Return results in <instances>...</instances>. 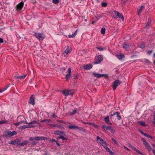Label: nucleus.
Wrapping results in <instances>:
<instances>
[{
  "mask_svg": "<svg viewBox=\"0 0 155 155\" xmlns=\"http://www.w3.org/2000/svg\"><path fill=\"white\" fill-rule=\"evenodd\" d=\"M68 127L69 128V129H76V128H78V129H79V127L78 126H74V125H70L69 126H68Z\"/></svg>",
  "mask_w": 155,
  "mask_h": 155,
  "instance_id": "a878e982",
  "label": "nucleus"
},
{
  "mask_svg": "<svg viewBox=\"0 0 155 155\" xmlns=\"http://www.w3.org/2000/svg\"><path fill=\"white\" fill-rule=\"evenodd\" d=\"M52 2L55 4H57L59 2V0H53Z\"/></svg>",
  "mask_w": 155,
  "mask_h": 155,
  "instance_id": "79ce46f5",
  "label": "nucleus"
},
{
  "mask_svg": "<svg viewBox=\"0 0 155 155\" xmlns=\"http://www.w3.org/2000/svg\"><path fill=\"white\" fill-rule=\"evenodd\" d=\"M110 117L113 121H115L117 120H120L121 119L120 113L118 112H115L113 114L111 115Z\"/></svg>",
  "mask_w": 155,
  "mask_h": 155,
  "instance_id": "f257e3e1",
  "label": "nucleus"
},
{
  "mask_svg": "<svg viewBox=\"0 0 155 155\" xmlns=\"http://www.w3.org/2000/svg\"><path fill=\"white\" fill-rule=\"evenodd\" d=\"M152 52V50L151 51H148L147 52V53L149 54H150Z\"/></svg>",
  "mask_w": 155,
  "mask_h": 155,
  "instance_id": "603ef678",
  "label": "nucleus"
},
{
  "mask_svg": "<svg viewBox=\"0 0 155 155\" xmlns=\"http://www.w3.org/2000/svg\"><path fill=\"white\" fill-rule=\"evenodd\" d=\"M105 145H104V147L105 148V149L110 154L112 155L113 154V152L110 150V149L109 148L107 147H106L105 146Z\"/></svg>",
  "mask_w": 155,
  "mask_h": 155,
  "instance_id": "393cba45",
  "label": "nucleus"
},
{
  "mask_svg": "<svg viewBox=\"0 0 155 155\" xmlns=\"http://www.w3.org/2000/svg\"><path fill=\"white\" fill-rule=\"evenodd\" d=\"M3 39L0 38V43H3Z\"/></svg>",
  "mask_w": 155,
  "mask_h": 155,
  "instance_id": "4d7b16f0",
  "label": "nucleus"
},
{
  "mask_svg": "<svg viewBox=\"0 0 155 155\" xmlns=\"http://www.w3.org/2000/svg\"><path fill=\"white\" fill-rule=\"evenodd\" d=\"M87 124H88V125H92L93 126L96 128H97L98 127V126L94 123L89 122V123H87Z\"/></svg>",
  "mask_w": 155,
  "mask_h": 155,
  "instance_id": "72a5a7b5",
  "label": "nucleus"
},
{
  "mask_svg": "<svg viewBox=\"0 0 155 155\" xmlns=\"http://www.w3.org/2000/svg\"><path fill=\"white\" fill-rule=\"evenodd\" d=\"M52 116L53 118H55L56 117V116L55 114H53Z\"/></svg>",
  "mask_w": 155,
  "mask_h": 155,
  "instance_id": "680f3d73",
  "label": "nucleus"
},
{
  "mask_svg": "<svg viewBox=\"0 0 155 155\" xmlns=\"http://www.w3.org/2000/svg\"><path fill=\"white\" fill-rule=\"evenodd\" d=\"M110 132L112 133H114L115 132V130L114 129H113L111 126H110V128L109 130Z\"/></svg>",
  "mask_w": 155,
  "mask_h": 155,
  "instance_id": "de8ad7c7",
  "label": "nucleus"
},
{
  "mask_svg": "<svg viewBox=\"0 0 155 155\" xmlns=\"http://www.w3.org/2000/svg\"><path fill=\"white\" fill-rule=\"evenodd\" d=\"M35 97L34 94L32 95L30 97L29 100V103L34 105L35 104Z\"/></svg>",
  "mask_w": 155,
  "mask_h": 155,
  "instance_id": "9b49d317",
  "label": "nucleus"
},
{
  "mask_svg": "<svg viewBox=\"0 0 155 155\" xmlns=\"http://www.w3.org/2000/svg\"><path fill=\"white\" fill-rule=\"evenodd\" d=\"M143 61L148 64H150L151 63V62L149 60L146 59H144L143 60Z\"/></svg>",
  "mask_w": 155,
  "mask_h": 155,
  "instance_id": "7c9ffc66",
  "label": "nucleus"
},
{
  "mask_svg": "<svg viewBox=\"0 0 155 155\" xmlns=\"http://www.w3.org/2000/svg\"><path fill=\"white\" fill-rule=\"evenodd\" d=\"M17 134V132L15 131L12 132L10 131H8L6 132L4 135L5 137H11Z\"/></svg>",
  "mask_w": 155,
  "mask_h": 155,
  "instance_id": "39448f33",
  "label": "nucleus"
},
{
  "mask_svg": "<svg viewBox=\"0 0 155 155\" xmlns=\"http://www.w3.org/2000/svg\"><path fill=\"white\" fill-rule=\"evenodd\" d=\"M141 140L143 142V143L144 145L146 148L150 152L152 150L150 144L146 141L145 139L144 138H142Z\"/></svg>",
  "mask_w": 155,
  "mask_h": 155,
  "instance_id": "20e7f679",
  "label": "nucleus"
},
{
  "mask_svg": "<svg viewBox=\"0 0 155 155\" xmlns=\"http://www.w3.org/2000/svg\"><path fill=\"white\" fill-rule=\"evenodd\" d=\"M24 5V3L21 2H20L16 6L17 9L16 10L18 11L19 10H21L22 8Z\"/></svg>",
  "mask_w": 155,
  "mask_h": 155,
  "instance_id": "f8f14e48",
  "label": "nucleus"
},
{
  "mask_svg": "<svg viewBox=\"0 0 155 155\" xmlns=\"http://www.w3.org/2000/svg\"><path fill=\"white\" fill-rule=\"evenodd\" d=\"M45 137H35V140L39 141L40 140H45Z\"/></svg>",
  "mask_w": 155,
  "mask_h": 155,
  "instance_id": "412c9836",
  "label": "nucleus"
},
{
  "mask_svg": "<svg viewBox=\"0 0 155 155\" xmlns=\"http://www.w3.org/2000/svg\"><path fill=\"white\" fill-rule=\"evenodd\" d=\"M111 140H112V141H113L114 143H115L116 144H117V143L116 141L113 138H112Z\"/></svg>",
  "mask_w": 155,
  "mask_h": 155,
  "instance_id": "3c124183",
  "label": "nucleus"
},
{
  "mask_svg": "<svg viewBox=\"0 0 155 155\" xmlns=\"http://www.w3.org/2000/svg\"><path fill=\"white\" fill-rule=\"evenodd\" d=\"M52 142H56V141L57 140H55L54 139H52V141H51Z\"/></svg>",
  "mask_w": 155,
  "mask_h": 155,
  "instance_id": "0e129e2a",
  "label": "nucleus"
},
{
  "mask_svg": "<svg viewBox=\"0 0 155 155\" xmlns=\"http://www.w3.org/2000/svg\"><path fill=\"white\" fill-rule=\"evenodd\" d=\"M151 23V20H149L146 25V27L147 28H148V27L150 25Z\"/></svg>",
  "mask_w": 155,
  "mask_h": 155,
  "instance_id": "473e14b6",
  "label": "nucleus"
},
{
  "mask_svg": "<svg viewBox=\"0 0 155 155\" xmlns=\"http://www.w3.org/2000/svg\"><path fill=\"white\" fill-rule=\"evenodd\" d=\"M101 127L105 130H109L110 128V126H107L105 125H102Z\"/></svg>",
  "mask_w": 155,
  "mask_h": 155,
  "instance_id": "5701e85b",
  "label": "nucleus"
},
{
  "mask_svg": "<svg viewBox=\"0 0 155 155\" xmlns=\"http://www.w3.org/2000/svg\"><path fill=\"white\" fill-rule=\"evenodd\" d=\"M152 145L154 147H155V144H152Z\"/></svg>",
  "mask_w": 155,
  "mask_h": 155,
  "instance_id": "774afa93",
  "label": "nucleus"
},
{
  "mask_svg": "<svg viewBox=\"0 0 155 155\" xmlns=\"http://www.w3.org/2000/svg\"><path fill=\"white\" fill-rule=\"evenodd\" d=\"M121 82L120 81L118 80H116L113 84V89L115 90L117 86L120 84Z\"/></svg>",
  "mask_w": 155,
  "mask_h": 155,
  "instance_id": "9d476101",
  "label": "nucleus"
},
{
  "mask_svg": "<svg viewBox=\"0 0 155 155\" xmlns=\"http://www.w3.org/2000/svg\"><path fill=\"white\" fill-rule=\"evenodd\" d=\"M54 134L58 135H60L61 134L63 135L64 134V132L62 131L59 130H56L54 132Z\"/></svg>",
  "mask_w": 155,
  "mask_h": 155,
  "instance_id": "4be33fe9",
  "label": "nucleus"
},
{
  "mask_svg": "<svg viewBox=\"0 0 155 155\" xmlns=\"http://www.w3.org/2000/svg\"><path fill=\"white\" fill-rule=\"evenodd\" d=\"M27 74H25L24 76H20V79H23L26 76Z\"/></svg>",
  "mask_w": 155,
  "mask_h": 155,
  "instance_id": "49530a36",
  "label": "nucleus"
},
{
  "mask_svg": "<svg viewBox=\"0 0 155 155\" xmlns=\"http://www.w3.org/2000/svg\"><path fill=\"white\" fill-rule=\"evenodd\" d=\"M140 132L141 134H142L143 135H144V134H145V133H144L142 131H140Z\"/></svg>",
  "mask_w": 155,
  "mask_h": 155,
  "instance_id": "e2e57ef3",
  "label": "nucleus"
},
{
  "mask_svg": "<svg viewBox=\"0 0 155 155\" xmlns=\"http://www.w3.org/2000/svg\"><path fill=\"white\" fill-rule=\"evenodd\" d=\"M28 142H29L28 141L26 140L23 142L22 143H19L18 145L19 146L23 147L25 145H26L28 143Z\"/></svg>",
  "mask_w": 155,
  "mask_h": 155,
  "instance_id": "b1692460",
  "label": "nucleus"
},
{
  "mask_svg": "<svg viewBox=\"0 0 155 155\" xmlns=\"http://www.w3.org/2000/svg\"><path fill=\"white\" fill-rule=\"evenodd\" d=\"M31 144L32 145H36V143L35 141H32L31 142Z\"/></svg>",
  "mask_w": 155,
  "mask_h": 155,
  "instance_id": "864d4df0",
  "label": "nucleus"
},
{
  "mask_svg": "<svg viewBox=\"0 0 155 155\" xmlns=\"http://www.w3.org/2000/svg\"><path fill=\"white\" fill-rule=\"evenodd\" d=\"M97 141H98V140H99L100 141L99 142L100 144L102 145L103 146H104V145H107L106 142L104 141L102 138L98 136H97Z\"/></svg>",
  "mask_w": 155,
  "mask_h": 155,
  "instance_id": "1a4fd4ad",
  "label": "nucleus"
},
{
  "mask_svg": "<svg viewBox=\"0 0 155 155\" xmlns=\"http://www.w3.org/2000/svg\"><path fill=\"white\" fill-rule=\"evenodd\" d=\"M59 122H60L61 123L65 124V123L64 122V121H63V120H59Z\"/></svg>",
  "mask_w": 155,
  "mask_h": 155,
  "instance_id": "13d9d810",
  "label": "nucleus"
},
{
  "mask_svg": "<svg viewBox=\"0 0 155 155\" xmlns=\"http://www.w3.org/2000/svg\"><path fill=\"white\" fill-rule=\"evenodd\" d=\"M82 123H84L85 124H88L87 123H89V122H84L83 121Z\"/></svg>",
  "mask_w": 155,
  "mask_h": 155,
  "instance_id": "338daca9",
  "label": "nucleus"
},
{
  "mask_svg": "<svg viewBox=\"0 0 155 155\" xmlns=\"http://www.w3.org/2000/svg\"><path fill=\"white\" fill-rule=\"evenodd\" d=\"M129 146L134 149V150L136 151L138 153L140 154H141V155H143V154L138 149L135 148L132 145L130 144L129 145Z\"/></svg>",
  "mask_w": 155,
  "mask_h": 155,
  "instance_id": "2eb2a0df",
  "label": "nucleus"
},
{
  "mask_svg": "<svg viewBox=\"0 0 155 155\" xmlns=\"http://www.w3.org/2000/svg\"><path fill=\"white\" fill-rule=\"evenodd\" d=\"M35 123L38 124V122L37 121H36L35 120H34L31 121V122L29 123H28L27 124H28L29 125H31L32 124H34Z\"/></svg>",
  "mask_w": 155,
  "mask_h": 155,
  "instance_id": "c9c22d12",
  "label": "nucleus"
},
{
  "mask_svg": "<svg viewBox=\"0 0 155 155\" xmlns=\"http://www.w3.org/2000/svg\"><path fill=\"white\" fill-rule=\"evenodd\" d=\"M153 153L154 154V155H155V150L152 149Z\"/></svg>",
  "mask_w": 155,
  "mask_h": 155,
  "instance_id": "69168bd1",
  "label": "nucleus"
},
{
  "mask_svg": "<svg viewBox=\"0 0 155 155\" xmlns=\"http://www.w3.org/2000/svg\"><path fill=\"white\" fill-rule=\"evenodd\" d=\"M144 8V6H141L139 8H138L137 9V15H140L141 14Z\"/></svg>",
  "mask_w": 155,
  "mask_h": 155,
  "instance_id": "ddd939ff",
  "label": "nucleus"
},
{
  "mask_svg": "<svg viewBox=\"0 0 155 155\" xmlns=\"http://www.w3.org/2000/svg\"><path fill=\"white\" fill-rule=\"evenodd\" d=\"M57 144V145L58 146H59L61 145V144L60 143H59L57 141H56V142Z\"/></svg>",
  "mask_w": 155,
  "mask_h": 155,
  "instance_id": "5fc2aeb1",
  "label": "nucleus"
},
{
  "mask_svg": "<svg viewBox=\"0 0 155 155\" xmlns=\"http://www.w3.org/2000/svg\"><path fill=\"white\" fill-rule=\"evenodd\" d=\"M77 30H76L72 35H69L68 37L69 38H73L75 37L77 34Z\"/></svg>",
  "mask_w": 155,
  "mask_h": 155,
  "instance_id": "cd10ccee",
  "label": "nucleus"
},
{
  "mask_svg": "<svg viewBox=\"0 0 155 155\" xmlns=\"http://www.w3.org/2000/svg\"><path fill=\"white\" fill-rule=\"evenodd\" d=\"M29 140H30V141H33L34 140H35V137H30L29 138Z\"/></svg>",
  "mask_w": 155,
  "mask_h": 155,
  "instance_id": "09e8293b",
  "label": "nucleus"
},
{
  "mask_svg": "<svg viewBox=\"0 0 155 155\" xmlns=\"http://www.w3.org/2000/svg\"><path fill=\"white\" fill-rule=\"evenodd\" d=\"M9 85H10V84H8V85H7L6 86H5V87L4 88H3L2 89V91H3V92H4L5 90H6L8 88V87L9 86Z\"/></svg>",
  "mask_w": 155,
  "mask_h": 155,
  "instance_id": "e433bc0d",
  "label": "nucleus"
},
{
  "mask_svg": "<svg viewBox=\"0 0 155 155\" xmlns=\"http://www.w3.org/2000/svg\"><path fill=\"white\" fill-rule=\"evenodd\" d=\"M71 68H69L68 69V74H67L66 75V78L67 80H68V78H69L71 76Z\"/></svg>",
  "mask_w": 155,
  "mask_h": 155,
  "instance_id": "dca6fc26",
  "label": "nucleus"
},
{
  "mask_svg": "<svg viewBox=\"0 0 155 155\" xmlns=\"http://www.w3.org/2000/svg\"><path fill=\"white\" fill-rule=\"evenodd\" d=\"M93 74L95 77H96L97 78H99L100 77L104 76V74H101L98 73H93Z\"/></svg>",
  "mask_w": 155,
  "mask_h": 155,
  "instance_id": "f3484780",
  "label": "nucleus"
},
{
  "mask_svg": "<svg viewBox=\"0 0 155 155\" xmlns=\"http://www.w3.org/2000/svg\"><path fill=\"white\" fill-rule=\"evenodd\" d=\"M102 60V56L100 55H98L96 60L93 62V64H98L101 63Z\"/></svg>",
  "mask_w": 155,
  "mask_h": 155,
  "instance_id": "423d86ee",
  "label": "nucleus"
},
{
  "mask_svg": "<svg viewBox=\"0 0 155 155\" xmlns=\"http://www.w3.org/2000/svg\"><path fill=\"white\" fill-rule=\"evenodd\" d=\"M35 36L38 39L40 40H43L44 38L43 34L41 33H35Z\"/></svg>",
  "mask_w": 155,
  "mask_h": 155,
  "instance_id": "6e6552de",
  "label": "nucleus"
},
{
  "mask_svg": "<svg viewBox=\"0 0 155 155\" xmlns=\"http://www.w3.org/2000/svg\"><path fill=\"white\" fill-rule=\"evenodd\" d=\"M14 77H15L16 79H20V76H15Z\"/></svg>",
  "mask_w": 155,
  "mask_h": 155,
  "instance_id": "bf43d9fd",
  "label": "nucleus"
},
{
  "mask_svg": "<svg viewBox=\"0 0 155 155\" xmlns=\"http://www.w3.org/2000/svg\"><path fill=\"white\" fill-rule=\"evenodd\" d=\"M51 120L49 119H45L41 121V122L42 123L45 122L46 124H48L51 121Z\"/></svg>",
  "mask_w": 155,
  "mask_h": 155,
  "instance_id": "bb28decb",
  "label": "nucleus"
},
{
  "mask_svg": "<svg viewBox=\"0 0 155 155\" xmlns=\"http://www.w3.org/2000/svg\"><path fill=\"white\" fill-rule=\"evenodd\" d=\"M130 47V46L129 45L126 44H124L123 45V48H125L126 50H127Z\"/></svg>",
  "mask_w": 155,
  "mask_h": 155,
  "instance_id": "c85d7f7f",
  "label": "nucleus"
},
{
  "mask_svg": "<svg viewBox=\"0 0 155 155\" xmlns=\"http://www.w3.org/2000/svg\"><path fill=\"white\" fill-rule=\"evenodd\" d=\"M103 7H106L107 6V4L106 2H102L101 3Z\"/></svg>",
  "mask_w": 155,
  "mask_h": 155,
  "instance_id": "58836bf2",
  "label": "nucleus"
},
{
  "mask_svg": "<svg viewBox=\"0 0 155 155\" xmlns=\"http://www.w3.org/2000/svg\"><path fill=\"white\" fill-rule=\"evenodd\" d=\"M84 68L86 70H89L91 68L92 65L91 64H84L83 66Z\"/></svg>",
  "mask_w": 155,
  "mask_h": 155,
  "instance_id": "4468645a",
  "label": "nucleus"
},
{
  "mask_svg": "<svg viewBox=\"0 0 155 155\" xmlns=\"http://www.w3.org/2000/svg\"><path fill=\"white\" fill-rule=\"evenodd\" d=\"M113 17L115 18H120L122 20L124 21V17L122 13H120L118 12L115 11L113 13Z\"/></svg>",
  "mask_w": 155,
  "mask_h": 155,
  "instance_id": "7ed1b4c3",
  "label": "nucleus"
},
{
  "mask_svg": "<svg viewBox=\"0 0 155 155\" xmlns=\"http://www.w3.org/2000/svg\"><path fill=\"white\" fill-rule=\"evenodd\" d=\"M124 148L126 149L128 151L130 150L126 146H124Z\"/></svg>",
  "mask_w": 155,
  "mask_h": 155,
  "instance_id": "052dcab7",
  "label": "nucleus"
},
{
  "mask_svg": "<svg viewBox=\"0 0 155 155\" xmlns=\"http://www.w3.org/2000/svg\"><path fill=\"white\" fill-rule=\"evenodd\" d=\"M144 136H145L147 137L150 138L151 139H153V137L152 136H151L150 135L148 134H147L146 133H145V134H144Z\"/></svg>",
  "mask_w": 155,
  "mask_h": 155,
  "instance_id": "f704fd0d",
  "label": "nucleus"
},
{
  "mask_svg": "<svg viewBox=\"0 0 155 155\" xmlns=\"http://www.w3.org/2000/svg\"><path fill=\"white\" fill-rule=\"evenodd\" d=\"M145 47V46L144 45H141L140 46V47L141 48H144Z\"/></svg>",
  "mask_w": 155,
  "mask_h": 155,
  "instance_id": "6e6d98bb",
  "label": "nucleus"
},
{
  "mask_svg": "<svg viewBox=\"0 0 155 155\" xmlns=\"http://www.w3.org/2000/svg\"><path fill=\"white\" fill-rule=\"evenodd\" d=\"M96 48L99 51H103L104 50V48L101 47H97Z\"/></svg>",
  "mask_w": 155,
  "mask_h": 155,
  "instance_id": "a18cd8bd",
  "label": "nucleus"
},
{
  "mask_svg": "<svg viewBox=\"0 0 155 155\" xmlns=\"http://www.w3.org/2000/svg\"><path fill=\"white\" fill-rule=\"evenodd\" d=\"M8 121L6 120H1L0 121V124H3L7 123Z\"/></svg>",
  "mask_w": 155,
  "mask_h": 155,
  "instance_id": "c03bdc74",
  "label": "nucleus"
},
{
  "mask_svg": "<svg viewBox=\"0 0 155 155\" xmlns=\"http://www.w3.org/2000/svg\"><path fill=\"white\" fill-rule=\"evenodd\" d=\"M59 139H61L63 140H67V139L65 137H63V136H61L58 137Z\"/></svg>",
  "mask_w": 155,
  "mask_h": 155,
  "instance_id": "ea45409f",
  "label": "nucleus"
},
{
  "mask_svg": "<svg viewBox=\"0 0 155 155\" xmlns=\"http://www.w3.org/2000/svg\"><path fill=\"white\" fill-rule=\"evenodd\" d=\"M105 29L104 28H102L101 30V33L103 34H104L105 33Z\"/></svg>",
  "mask_w": 155,
  "mask_h": 155,
  "instance_id": "4c0bfd02",
  "label": "nucleus"
},
{
  "mask_svg": "<svg viewBox=\"0 0 155 155\" xmlns=\"http://www.w3.org/2000/svg\"><path fill=\"white\" fill-rule=\"evenodd\" d=\"M74 91L73 90H71V91L69 90H67L65 91H63V94L65 96H67L69 95H72Z\"/></svg>",
  "mask_w": 155,
  "mask_h": 155,
  "instance_id": "0eeeda50",
  "label": "nucleus"
},
{
  "mask_svg": "<svg viewBox=\"0 0 155 155\" xmlns=\"http://www.w3.org/2000/svg\"><path fill=\"white\" fill-rule=\"evenodd\" d=\"M76 112H77V110H76L75 109V110H74L73 111V112L72 113V115L75 114L76 113Z\"/></svg>",
  "mask_w": 155,
  "mask_h": 155,
  "instance_id": "8fccbe9b",
  "label": "nucleus"
},
{
  "mask_svg": "<svg viewBox=\"0 0 155 155\" xmlns=\"http://www.w3.org/2000/svg\"><path fill=\"white\" fill-rule=\"evenodd\" d=\"M49 125L52 126L54 127H60V126H59V125H58L57 124H51Z\"/></svg>",
  "mask_w": 155,
  "mask_h": 155,
  "instance_id": "37998d69",
  "label": "nucleus"
},
{
  "mask_svg": "<svg viewBox=\"0 0 155 155\" xmlns=\"http://www.w3.org/2000/svg\"><path fill=\"white\" fill-rule=\"evenodd\" d=\"M104 121H105L106 123L110 125L112 124L111 123L109 120V117L108 116H107L106 117H104Z\"/></svg>",
  "mask_w": 155,
  "mask_h": 155,
  "instance_id": "aec40b11",
  "label": "nucleus"
},
{
  "mask_svg": "<svg viewBox=\"0 0 155 155\" xmlns=\"http://www.w3.org/2000/svg\"><path fill=\"white\" fill-rule=\"evenodd\" d=\"M140 125L142 126H146L145 123L143 122V121H139L138 122Z\"/></svg>",
  "mask_w": 155,
  "mask_h": 155,
  "instance_id": "c756f323",
  "label": "nucleus"
},
{
  "mask_svg": "<svg viewBox=\"0 0 155 155\" xmlns=\"http://www.w3.org/2000/svg\"><path fill=\"white\" fill-rule=\"evenodd\" d=\"M35 126H33V125H25L24 126H22L21 127V130H23L25 129L28 128H31L32 127H34Z\"/></svg>",
  "mask_w": 155,
  "mask_h": 155,
  "instance_id": "6ab92c4d",
  "label": "nucleus"
},
{
  "mask_svg": "<svg viewBox=\"0 0 155 155\" xmlns=\"http://www.w3.org/2000/svg\"><path fill=\"white\" fill-rule=\"evenodd\" d=\"M17 143V142L16 140H14L11 141L10 144H12L13 145H15Z\"/></svg>",
  "mask_w": 155,
  "mask_h": 155,
  "instance_id": "a19ab883",
  "label": "nucleus"
},
{
  "mask_svg": "<svg viewBox=\"0 0 155 155\" xmlns=\"http://www.w3.org/2000/svg\"><path fill=\"white\" fill-rule=\"evenodd\" d=\"M117 57L119 59H121L124 57V54H120L117 55Z\"/></svg>",
  "mask_w": 155,
  "mask_h": 155,
  "instance_id": "2f4dec72",
  "label": "nucleus"
},
{
  "mask_svg": "<svg viewBox=\"0 0 155 155\" xmlns=\"http://www.w3.org/2000/svg\"><path fill=\"white\" fill-rule=\"evenodd\" d=\"M17 120H22L19 121L18 122L15 123L14 124L15 126H18L23 123L26 124H28V123H27L25 118L23 116H20L18 117L17 118Z\"/></svg>",
  "mask_w": 155,
  "mask_h": 155,
  "instance_id": "f03ea898",
  "label": "nucleus"
},
{
  "mask_svg": "<svg viewBox=\"0 0 155 155\" xmlns=\"http://www.w3.org/2000/svg\"><path fill=\"white\" fill-rule=\"evenodd\" d=\"M71 51V48L69 46L67 47L66 49L65 50L64 54H68Z\"/></svg>",
  "mask_w": 155,
  "mask_h": 155,
  "instance_id": "a211bd4d",
  "label": "nucleus"
}]
</instances>
